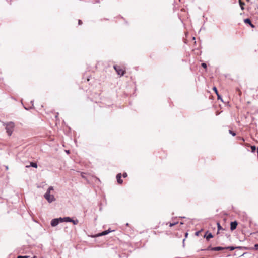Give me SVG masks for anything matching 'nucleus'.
Listing matches in <instances>:
<instances>
[{"instance_id":"1","label":"nucleus","mask_w":258,"mask_h":258,"mask_svg":"<svg viewBox=\"0 0 258 258\" xmlns=\"http://www.w3.org/2000/svg\"><path fill=\"white\" fill-rule=\"evenodd\" d=\"M15 125L13 122H9L7 124L6 130L9 136H11L13 132Z\"/></svg>"},{"instance_id":"2","label":"nucleus","mask_w":258,"mask_h":258,"mask_svg":"<svg viewBox=\"0 0 258 258\" xmlns=\"http://www.w3.org/2000/svg\"><path fill=\"white\" fill-rule=\"evenodd\" d=\"M114 68L116 71L117 73L119 75L123 76L125 72V70L123 67L115 65L114 66Z\"/></svg>"},{"instance_id":"3","label":"nucleus","mask_w":258,"mask_h":258,"mask_svg":"<svg viewBox=\"0 0 258 258\" xmlns=\"http://www.w3.org/2000/svg\"><path fill=\"white\" fill-rule=\"evenodd\" d=\"M44 197L49 202H52L55 200L54 196L50 195L49 191H47L46 194L44 195Z\"/></svg>"},{"instance_id":"4","label":"nucleus","mask_w":258,"mask_h":258,"mask_svg":"<svg viewBox=\"0 0 258 258\" xmlns=\"http://www.w3.org/2000/svg\"><path fill=\"white\" fill-rule=\"evenodd\" d=\"M224 249H229L230 250L232 251L235 249V247H232V246H229V247H225V248H224L222 247H213L212 248H211V250L219 251V250H223Z\"/></svg>"},{"instance_id":"5","label":"nucleus","mask_w":258,"mask_h":258,"mask_svg":"<svg viewBox=\"0 0 258 258\" xmlns=\"http://www.w3.org/2000/svg\"><path fill=\"white\" fill-rule=\"evenodd\" d=\"M63 222V219L61 218L58 219H54L51 222V225L52 226H55L58 225L59 222Z\"/></svg>"},{"instance_id":"6","label":"nucleus","mask_w":258,"mask_h":258,"mask_svg":"<svg viewBox=\"0 0 258 258\" xmlns=\"http://www.w3.org/2000/svg\"><path fill=\"white\" fill-rule=\"evenodd\" d=\"M122 175L121 173H118L116 175V179L118 184H121L123 183V180L121 179Z\"/></svg>"},{"instance_id":"7","label":"nucleus","mask_w":258,"mask_h":258,"mask_svg":"<svg viewBox=\"0 0 258 258\" xmlns=\"http://www.w3.org/2000/svg\"><path fill=\"white\" fill-rule=\"evenodd\" d=\"M237 222L236 221H234V222H231V224H230V229L233 231L234 230H235L236 227H237Z\"/></svg>"},{"instance_id":"8","label":"nucleus","mask_w":258,"mask_h":258,"mask_svg":"<svg viewBox=\"0 0 258 258\" xmlns=\"http://www.w3.org/2000/svg\"><path fill=\"white\" fill-rule=\"evenodd\" d=\"M244 22L245 24H248L252 28L255 27L254 25L251 23V20L247 18L244 19Z\"/></svg>"},{"instance_id":"9","label":"nucleus","mask_w":258,"mask_h":258,"mask_svg":"<svg viewBox=\"0 0 258 258\" xmlns=\"http://www.w3.org/2000/svg\"><path fill=\"white\" fill-rule=\"evenodd\" d=\"M239 5H240V6L241 7V9L243 10H244V6L245 5V3L242 2L241 0H239Z\"/></svg>"},{"instance_id":"10","label":"nucleus","mask_w":258,"mask_h":258,"mask_svg":"<svg viewBox=\"0 0 258 258\" xmlns=\"http://www.w3.org/2000/svg\"><path fill=\"white\" fill-rule=\"evenodd\" d=\"M30 166H32V167H34V168H37V163H35V162H31L30 163V166H26V167H29Z\"/></svg>"},{"instance_id":"11","label":"nucleus","mask_w":258,"mask_h":258,"mask_svg":"<svg viewBox=\"0 0 258 258\" xmlns=\"http://www.w3.org/2000/svg\"><path fill=\"white\" fill-rule=\"evenodd\" d=\"M63 219L64 222H71L72 219L70 217H64V218H62Z\"/></svg>"},{"instance_id":"12","label":"nucleus","mask_w":258,"mask_h":258,"mask_svg":"<svg viewBox=\"0 0 258 258\" xmlns=\"http://www.w3.org/2000/svg\"><path fill=\"white\" fill-rule=\"evenodd\" d=\"M236 91L238 93V95H239V96H241V95H242V92H241V90H240V89H239V88H237L236 89Z\"/></svg>"},{"instance_id":"13","label":"nucleus","mask_w":258,"mask_h":258,"mask_svg":"<svg viewBox=\"0 0 258 258\" xmlns=\"http://www.w3.org/2000/svg\"><path fill=\"white\" fill-rule=\"evenodd\" d=\"M213 237V235L211 233L208 234V235L206 236V239L209 240L210 238Z\"/></svg>"},{"instance_id":"14","label":"nucleus","mask_w":258,"mask_h":258,"mask_svg":"<svg viewBox=\"0 0 258 258\" xmlns=\"http://www.w3.org/2000/svg\"><path fill=\"white\" fill-rule=\"evenodd\" d=\"M109 231L108 230H106V231H103L101 234L100 235H105L106 234H107L108 233H109Z\"/></svg>"},{"instance_id":"15","label":"nucleus","mask_w":258,"mask_h":258,"mask_svg":"<svg viewBox=\"0 0 258 258\" xmlns=\"http://www.w3.org/2000/svg\"><path fill=\"white\" fill-rule=\"evenodd\" d=\"M153 233L155 235H157L161 233V231H159V230H154L153 231Z\"/></svg>"},{"instance_id":"16","label":"nucleus","mask_w":258,"mask_h":258,"mask_svg":"<svg viewBox=\"0 0 258 258\" xmlns=\"http://www.w3.org/2000/svg\"><path fill=\"white\" fill-rule=\"evenodd\" d=\"M251 151L254 152L256 150V147L254 146H251Z\"/></svg>"},{"instance_id":"17","label":"nucleus","mask_w":258,"mask_h":258,"mask_svg":"<svg viewBox=\"0 0 258 258\" xmlns=\"http://www.w3.org/2000/svg\"><path fill=\"white\" fill-rule=\"evenodd\" d=\"M229 133L231 134L232 136H235L236 135V133L232 131V130H229Z\"/></svg>"},{"instance_id":"18","label":"nucleus","mask_w":258,"mask_h":258,"mask_svg":"<svg viewBox=\"0 0 258 258\" xmlns=\"http://www.w3.org/2000/svg\"><path fill=\"white\" fill-rule=\"evenodd\" d=\"M71 222H72L74 225H76L78 223V221L77 220H74L72 219Z\"/></svg>"},{"instance_id":"19","label":"nucleus","mask_w":258,"mask_h":258,"mask_svg":"<svg viewBox=\"0 0 258 258\" xmlns=\"http://www.w3.org/2000/svg\"><path fill=\"white\" fill-rule=\"evenodd\" d=\"M213 90L214 91L215 93L216 94H218V90H217V89L216 87H214L213 88Z\"/></svg>"},{"instance_id":"20","label":"nucleus","mask_w":258,"mask_h":258,"mask_svg":"<svg viewBox=\"0 0 258 258\" xmlns=\"http://www.w3.org/2000/svg\"><path fill=\"white\" fill-rule=\"evenodd\" d=\"M216 95L217 96L218 99L220 100L221 101L223 102V100H222V98L221 97L220 95L219 94V93H218V94H216Z\"/></svg>"},{"instance_id":"21","label":"nucleus","mask_w":258,"mask_h":258,"mask_svg":"<svg viewBox=\"0 0 258 258\" xmlns=\"http://www.w3.org/2000/svg\"><path fill=\"white\" fill-rule=\"evenodd\" d=\"M217 226L218 230L223 229V228H222V227L221 226L220 224L219 223H217Z\"/></svg>"},{"instance_id":"22","label":"nucleus","mask_w":258,"mask_h":258,"mask_svg":"<svg viewBox=\"0 0 258 258\" xmlns=\"http://www.w3.org/2000/svg\"><path fill=\"white\" fill-rule=\"evenodd\" d=\"M201 66L202 67H203L205 69H207V64L205 63H202L201 64Z\"/></svg>"},{"instance_id":"23","label":"nucleus","mask_w":258,"mask_h":258,"mask_svg":"<svg viewBox=\"0 0 258 258\" xmlns=\"http://www.w3.org/2000/svg\"><path fill=\"white\" fill-rule=\"evenodd\" d=\"M122 176L123 178H126L127 176V174L126 172H124L122 174Z\"/></svg>"},{"instance_id":"24","label":"nucleus","mask_w":258,"mask_h":258,"mask_svg":"<svg viewBox=\"0 0 258 258\" xmlns=\"http://www.w3.org/2000/svg\"><path fill=\"white\" fill-rule=\"evenodd\" d=\"M52 190H53V187L51 186V187H49V188L48 189L47 191H49V192H50V191Z\"/></svg>"},{"instance_id":"25","label":"nucleus","mask_w":258,"mask_h":258,"mask_svg":"<svg viewBox=\"0 0 258 258\" xmlns=\"http://www.w3.org/2000/svg\"><path fill=\"white\" fill-rule=\"evenodd\" d=\"M18 258H28V256H18Z\"/></svg>"},{"instance_id":"26","label":"nucleus","mask_w":258,"mask_h":258,"mask_svg":"<svg viewBox=\"0 0 258 258\" xmlns=\"http://www.w3.org/2000/svg\"><path fill=\"white\" fill-rule=\"evenodd\" d=\"M176 224V223H170V224H169V226L170 227H172V226L175 225Z\"/></svg>"},{"instance_id":"27","label":"nucleus","mask_w":258,"mask_h":258,"mask_svg":"<svg viewBox=\"0 0 258 258\" xmlns=\"http://www.w3.org/2000/svg\"><path fill=\"white\" fill-rule=\"evenodd\" d=\"M255 249L257 250L258 249V244H256L254 245Z\"/></svg>"},{"instance_id":"28","label":"nucleus","mask_w":258,"mask_h":258,"mask_svg":"<svg viewBox=\"0 0 258 258\" xmlns=\"http://www.w3.org/2000/svg\"><path fill=\"white\" fill-rule=\"evenodd\" d=\"M211 248H212L211 247V246H209V247L206 249V250H211Z\"/></svg>"},{"instance_id":"29","label":"nucleus","mask_w":258,"mask_h":258,"mask_svg":"<svg viewBox=\"0 0 258 258\" xmlns=\"http://www.w3.org/2000/svg\"><path fill=\"white\" fill-rule=\"evenodd\" d=\"M78 23L79 25H81L82 24V22L81 20H79L78 21Z\"/></svg>"},{"instance_id":"30","label":"nucleus","mask_w":258,"mask_h":258,"mask_svg":"<svg viewBox=\"0 0 258 258\" xmlns=\"http://www.w3.org/2000/svg\"><path fill=\"white\" fill-rule=\"evenodd\" d=\"M241 139H242V140L243 141H244V138H241Z\"/></svg>"},{"instance_id":"31","label":"nucleus","mask_w":258,"mask_h":258,"mask_svg":"<svg viewBox=\"0 0 258 258\" xmlns=\"http://www.w3.org/2000/svg\"><path fill=\"white\" fill-rule=\"evenodd\" d=\"M33 258H37V256H33Z\"/></svg>"}]
</instances>
